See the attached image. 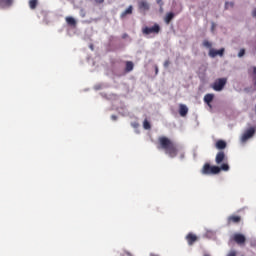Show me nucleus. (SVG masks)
Segmentation results:
<instances>
[{"label":"nucleus","mask_w":256,"mask_h":256,"mask_svg":"<svg viewBox=\"0 0 256 256\" xmlns=\"http://www.w3.org/2000/svg\"><path fill=\"white\" fill-rule=\"evenodd\" d=\"M96 3H98L99 5L105 3V0H95Z\"/></svg>","instance_id":"obj_28"},{"label":"nucleus","mask_w":256,"mask_h":256,"mask_svg":"<svg viewBox=\"0 0 256 256\" xmlns=\"http://www.w3.org/2000/svg\"><path fill=\"white\" fill-rule=\"evenodd\" d=\"M134 67H135V64H133V62L126 61V68H125L126 73H131V71H133Z\"/></svg>","instance_id":"obj_18"},{"label":"nucleus","mask_w":256,"mask_h":256,"mask_svg":"<svg viewBox=\"0 0 256 256\" xmlns=\"http://www.w3.org/2000/svg\"><path fill=\"white\" fill-rule=\"evenodd\" d=\"M197 239H198L197 235L193 233H188L186 236V241L188 245H193L194 243H196Z\"/></svg>","instance_id":"obj_11"},{"label":"nucleus","mask_w":256,"mask_h":256,"mask_svg":"<svg viewBox=\"0 0 256 256\" xmlns=\"http://www.w3.org/2000/svg\"><path fill=\"white\" fill-rule=\"evenodd\" d=\"M226 256H237V251L231 250Z\"/></svg>","instance_id":"obj_25"},{"label":"nucleus","mask_w":256,"mask_h":256,"mask_svg":"<svg viewBox=\"0 0 256 256\" xmlns=\"http://www.w3.org/2000/svg\"><path fill=\"white\" fill-rule=\"evenodd\" d=\"M65 21H66L67 25H69L70 27H77V20H75V18H73L71 16H67L65 18Z\"/></svg>","instance_id":"obj_14"},{"label":"nucleus","mask_w":256,"mask_h":256,"mask_svg":"<svg viewBox=\"0 0 256 256\" xmlns=\"http://www.w3.org/2000/svg\"><path fill=\"white\" fill-rule=\"evenodd\" d=\"M133 13V6H129L124 12L121 14V18H125L127 15H131Z\"/></svg>","instance_id":"obj_20"},{"label":"nucleus","mask_w":256,"mask_h":256,"mask_svg":"<svg viewBox=\"0 0 256 256\" xmlns=\"http://www.w3.org/2000/svg\"><path fill=\"white\" fill-rule=\"evenodd\" d=\"M158 149H162L166 155L171 157V159H175V157L179 154L177 144L166 136H160L158 138Z\"/></svg>","instance_id":"obj_1"},{"label":"nucleus","mask_w":256,"mask_h":256,"mask_svg":"<svg viewBox=\"0 0 256 256\" xmlns=\"http://www.w3.org/2000/svg\"><path fill=\"white\" fill-rule=\"evenodd\" d=\"M233 241H235L237 243V245H245L247 238L245 237V235L241 234V233H235L232 237Z\"/></svg>","instance_id":"obj_7"},{"label":"nucleus","mask_w":256,"mask_h":256,"mask_svg":"<svg viewBox=\"0 0 256 256\" xmlns=\"http://www.w3.org/2000/svg\"><path fill=\"white\" fill-rule=\"evenodd\" d=\"M28 5L30 9L35 10L37 9V5H39V0H29Z\"/></svg>","instance_id":"obj_19"},{"label":"nucleus","mask_w":256,"mask_h":256,"mask_svg":"<svg viewBox=\"0 0 256 256\" xmlns=\"http://www.w3.org/2000/svg\"><path fill=\"white\" fill-rule=\"evenodd\" d=\"M189 113V108L185 104L179 105V114L181 117H185Z\"/></svg>","instance_id":"obj_13"},{"label":"nucleus","mask_w":256,"mask_h":256,"mask_svg":"<svg viewBox=\"0 0 256 256\" xmlns=\"http://www.w3.org/2000/svg\"><path fill=\"white\" fill-rule=\"evenodd\" d=\"M253 135H255V128L250 127L243 133V135L241 137L242 143L249 141V139H251V137H253Z\"/></svg>","instance_id":"obj_5"},{"label":"nucleus","mask_w":256,"mask_h":256,"mask_svg":"<svg viewBox=\"0 0 256 256\" xmlns=\"http://www.w3.org/2000/svg\"><path fill=\"white\" fill-rule=\"evenodd\" d=\"M241 223V216L239 215H230L227 218V225H239Z\"/></svg>","instance_id":"obj_8"},{"label":"nucleus","mask_w":256,"mask_h":256,"mask_svg":"<svg viewBox=\"0 0 256 256\" xmlns=\"http://www.w3.org/2000/svg\"><path fill=\"white\" fill-rule=\"evenodd\" d=\"M138 9L140 13H147V11L151 9V6L149 5V2H147V0H140L138 2Z\"/></svg>","instance_id":"obj_6"},{"label":"nucleus","mask_w":256,"mask_h":256,"mask_svg":"<svg viewBox=\"0 0 256 256\" xmlns=\"http://www.w3.org/2000/svg\"><path fill=\"white\" fill-rule=\"evenodd\" d=\"M245 55V49H241L238 53V57H243Z\"/></svg>","instance_id":"obj_26"},{"label":"nucleus","mask_w":256,"mask_h":256,"mask_svg":"<svg viewBox=\"0 0 256 256\" xmlns=\"http://www.w3.org/2000/svg\"><path fill=\"white\" fill-rule=\"evenodd\" d=\"M170 63H171V62H169V60H166V61L164 62V67H169Z\"/></svg>","instance_id":"obj_29"},{"label":"nucleus","mask_w":256,"mask_h":256,"mask_svg":"<svg viewBox=\"0 0 256 256\" xmlns=\"http://www.w3.org/2000/svg\"><path fill=\"white\" fill-rule=\"evenodd\" d=\"M132 127H134V129H137V127H139V123H133Z\"/></svg>","instance_id":"obj_30"},{"label":"nucleus","mask_w":256,"mask_h":256,"mask_svg":"<svg viewBox=\"0 0 256 256\" xmlns=\"http://www.w3.org/2000/svg\"><path fill=\"white\" fill-rule=\"evenodd\" d=\"M14 0H0V9H9L12 7Z\"/></svg>","instance_id":"obj_10"},{"label":"nucleus","mask_w":256,"mask_h":256,"mask_svg":"<svg viewBox=\"0 0 256 256\" xmlns=\"http://www.w3.org/2000/svg\"><path fill=\"white\" fill-rule=\"evenodd\" d=\"M111 119H112V121H117V116L112 115V116H111Z\"/></svg>","instance_id":"obj_31"},{"label":"nucleus","mask_w":256,"mask_h":256,"mask_svg":"<svg viewBox=\"0 0 256 256\" xmlns=\"http://www.w3.org/2000/svg\"><path fill=\"white\" fill-rule=\"evenodd\" d=\"M201 173L202 175H218V173H221V168H219V166H211V164L205 163Z\"/></svg>","instance_id":"obj_2"},{"label":"nucleus","mask_w":256,"mask_h":256,"mask_svg":"<svg viewBox=\"0 0 256 256\" xmlns=\"http://www.w3.org/2000/svg\"><path fill=\"white\" fill-rule=\"evenodd\" d=\"M252 17H256V8L252 11Z\"/></svg>","instance_id":"obj_32"},{"label":"nucleus","mask_w":256,"mask_h":256,"mask_svg":"<svg viewBox=\"0 0 256 256\" xmlns=\"http://www.w3.org/2000/svg\"><path fill=\"white\" fill-rule=\"evenodd\" d=\"M143 127H144V129H146V131H149V129H151V123H149V121L147 119H145L143 121Z\"/></svg>","instance_id":"obj_21"},{"label":"nucleus","mask_w":256,"mask_h":256,"mask_svg":"<svg viewBox=\"0 0 256 256\" xmlns=\"http://www.w3.org/2000/svg\"><path fill=\"white\" fill-rule=\"evenodd\" d=\"M229 7H233V2H226L225 9H229Z\"/></svg>","instance_id":"obj_27"},{"label":"nucleus","mask_w":256,"mask_h":256,"mask_svg":"<svg viewBox=\"0 0 256 256\" xmlns=\"http://www.w3.org/2000/svg\"><path fill=\"white\" fill-rule=\"evenodd\" d=\"M203 45H204V47H207V49H211V47H212L211 42H209L208 40H204Z\"/></svg>","instance_id":"obj_23"},{"label":"nucleus","mask_w":256,"mask_h":256,"mask_svg":"<svg viewBox=\"0 0 256 256\" xmlns=\"http://www.w3.org/2000/svg\"><path fill=\"white\" fill-rule=\"evenodd\" d=\"M224 53H225V48H221L220 50L211 48L209 50V56L212 58L217 57V55H219L220 57H223Z\"/></svg>","instance_id":"obj_9"},{"label":"nucleus","mask_w":256,"mask_h":256,"mask_svg":"<svg viewBox=\"0 0 256 256\" xmlns=\"http://www.w3.org/2000/svg\"><path fill=\"white\" fill-rule=\"evenodd\" d=\"M225 85H227V78H219L212 84V89L214 91H223Z\"/></svg>","instance_id":"obj_4"},{"label":"nucleus","mask_w":256,"mask_h":256,"mask_svg":"<svg viewBox=\"0 0 256 256\" xmlns=\"http://www.w3.org/2000/svg\"><path fill=\"white\" fill-rule=\"evenodd\" d=\"M220 171H228L229 170V164L224 163L219 167Z\"/></svg>","instance_id":"obj_22"},{"label":"nucleus","mask_w":256,"mask_h":256,"mask_svg":"<svg viewBox=\"0 0 256 256\" xmlns=\"http://www.w3.org/2000/svg\"><path fill=\"white\" fill-rule=\"evenodd\" d=\"M155 71H156V74L159 73V68L157 66L155 67Z\"/></svg>","instance_id":"obj_33"},{"label":"nucleus","mask_w":256,"mask_h":256,"mask_svg":"<svg viewBox=\"0 0 256 256\" xmlns=\"http://www.w3.org/2000/svg\"><path fill=\"white\" fill-rule=\"evenodd\" d=\"M223 161H225V152L220 151L216 155L215 162L217 165H221V163H223Z\"/></svg>","instance_id":"obj_12"},{"label":"nucleus","mask_w":256,"mask_h":256,"mask_svg":"<svg viewBox=\"0 0 256 256\" xmlns=\"http://www.w3.org/2000/svg\"><path fill=\"white\" fill-rule=\"evenodd\" d=\"M143 35H159L161 33V26L154 24L152 27L145 26L142 28Z\"/></svg>","instance_id":"obj_3"},{"label":"nucleus","mask_w":256,"mask_h":256,"mask_svg":"<svg viewBox=\"0 0 256 256\" xmlns=\"http://www.w3.org/2000/svg\"><path fill=\"white\" fill-rule=\"evenodd\" d=\"M175 17V14L173 12H169L166 14L165 18H164V21L167 25H169L171 23V21H173Z\"/></svg>","instance_id":"obj_16"},{"label":"nucleus","mask_w":256,"mask_h":256,"mask_svg":"<svg viewBox=\"0 0 256 256\" xmlns=\"http://www.w3.org/2000/svg\"><path fill=\"white\" fill-rule=\"evenodd\" d=\"M216 149H225L227 147V142L223 141V140H218L215 144Z\"/></svg>","instance_id":"obj_17"},{"label":"nucleus","mask_w":256,"mask_h":256,"mask_svg":"<svg viewBox=\"0 0 256 256\" xmlns=\"http://www.w3.org/2000/svg\"><path fill=\"white\" fill-rule=\"evenodd\" d=\"M156 3L160 6V10L163 11V0H156Z\"/></svg>","instance_id":"obj_24"},{"label":"nucleus","mask_w":256,"mask_h":256,"mask_svg":"<svg viewBox=\"0 0 256 256\" xmlns=\"http://www.w3.org/2000/svg\"><path fill=\"white\" fill-rule=\"evenodd\" d=\"M214 98H215V95L213 94H206L204 96V102H206L208 107H211V103L213 102Z\"/></svg>","instance_id":"obj_15"}]
</instances>
